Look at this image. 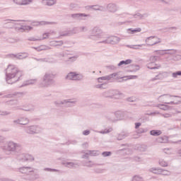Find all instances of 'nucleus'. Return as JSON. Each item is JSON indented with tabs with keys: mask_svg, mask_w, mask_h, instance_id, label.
I'll return each instance as SVG.
<instances>
[{
	"mask_svg": "<svg viewBox=\"0 0 181 181\" xmlns=\"http://www.w3.org/2000/svg\"><path fill=\"white\" fill-rule=\"evenodd\" d=\"M91 35L88 36V39H103L98 43L103 45H118L121 42V38L117 36H104V32L100 27H94L91 30Z\"/></svg>",
	"mask_w": 181,
	"mask_h": 181,
	"instance_id": "f257e3e1",
	"label": "nucleus"
},
{
	"mask_svg": "<svg viewBox=\"0 0 181 181\" xmlns=\"http://www.w3.org/2000/svg\"><path fill=\"white\" fill-rule=\"evenodd\" d=\"M23 71L15 67V65H8L6 69V81L7 84H14L22 80Z\"/></svg>",
	"mask_w": 181,
	"mask_h": 181,
	"instance_id": "f03ea898",
	"label": "nucleus"
},
{
	"mask_svg": "<svg viewBox=\"0 0 181 181\" xmlns=\"http://www.w3.org/2000/svg\"><path fill=\"white\" fill-rule=\"evenodd\" d=\"M1 149L6 155H11L12 153L18 155L22 151V145L13 141H8L4 146H1Z\"/></svg>",
	"mask_w": 181,
	"mask_h": 181,
	"instance_id": "7ed1b4c3",
	"label": "nucleus"
},
{
	"mask_svg": "<svg viewBox=\"0 0 181 181\" xmlns=\"http://www.w3.org/2000/svg\"><path fill=\"white\" fill-rule=\"evenodd\" d=\"M56 107H64L65 108H71V107H76L77 104V100L76 99H65L62 100H57L54 102Z\"/></svg>",
	"mask_w": 181,
	"mask_h": 181,
	"instance_id": "20e7f679",
	"label": "nucleus"
},
{
	"mask_svg": "<svg viewBox=\"0 0 181 181\" xmlns=\"http://www.w3.org/2000/svg\"><path fill=\"white\" fill-rule=\"evenodd\" d=\"M54 74L49 73V72H47L45 73V74L44 75L43 78H42V87H50L51 86H54V84H55L56 81H54Z\"/></svg>",
	"mask_w": 181,
	"mask_h": 181,
	"instance_id": "39448f33",
	"label": "nucleus"
},
{
	"mask_svg": "<svg viewBox=\"0 0 181 181\" xmlns=\"http://www.w3.org/2000/svg\"><path fill=\"white\" fill-rule=\"evenodd\" d=\"M103 96L106 98H115L116 100H119L124 97V94L117 90H109L103 93Z\"/></svg>",
	"mask_w": 181,
	"mask_h": 181,
	"instance_id": "423d86ee",
	"label": "nucleus"
},
{
	"mask_svg": "<svg viewBox=\"0 0 181 181\" xmlns=\"http://www.w3.org/2000/svg\"><path fill=\"white\" fill-rule=\"evenodd\" d=\"M24 131L26 132V134H28V135H35L40 134L42 129V127H39L38 125H32L25 127Z\"/></svg>",
	"mask_w": 181,
	"mask_h": 181,
	"instance_id": "0eeeda50",
	"label": "nucleus"
},
{
	"mask_svg": "<svg viewBox=\"0 0 181 181\" xmlns=\"http://www.w3.org/2000/svg\"><path fill=\"white\" fill-rule=\"evenodd\" d=\"M69 18H71L73 21H86V18H90V14H86L83 13H76L69 14Z\"/></svg>",
	"mask_w": 181,
	"mask_h": 181,
	"instance_id": "6e6552de",
	"label": "nucleus"
},
{
	"mask_svg": "<svg viewBox=\"0 0 181 181\" xmlns=\"http://www.w3.org/2000/svg\"><path fill=\"white\" fill-rule=\"evenodd\" d=\"M18 172L24 175H30V173H33V172H35V168L32 167H21L18 168Z\"/></svg>",
	"mask_w": 181,
	"mask_h": 181,
	"instance_id": "1a4fd4ad",
	"label": "nucleus"
},
{
	"mask_svg": "<svg viewBox=\"0 0 181 181\" xmlns=\"http://www.w3.org/2000/svg\"><path fill=\"white\" fill-rule=\"evenodd\" d=\"M168 72L163 71L157 74L154 78H152L150 81H156V80H163L168 77Z\"/></svg>",
	"mask_w": 181,
	"mask_h": 181,
	"instance_id": "9d476101",
	"label": "nucleus"
},
{
	"mask_svg": "<svg viewBox=\"0 0 181 181\" xmlns=\"http://www.w3.org/2000/svg\"><path fill=\"white\" fill-rule=\"evenodd\" d=\"M107 10L111 13H115L118 11V7L117 4L110 3L107 5Z\"/></svg>",
	"mask_w": 181,
	"mask_h": 181,
	"instance_id": "9b49d317",
	"label": "nucleus"
},
{
	"mask_svg": "<svg viewBox=\"0 0 181 181\" xmlns=\"http://www.w3.org/2000/svg\"><path fill=\"white\" fill-rule=\"evenodd\" d=\"M14 124H20V125H28L29 122V119L28 117H21L17 120H13V122Z\"/></svg>",
	"mask_w": 181,
	"mask_h": 181,
	"instance_id": "f8f14e48",
	"label": "nucleus"
},
{
	"mask_svg": "<svg viewBox=\"0 0 181 181\" xmlns=\"http://www.w3.org/2000/svg\"><path fill=\"white\" fill-rule=\"evenodd\" d=\"M35 59L37 62H40L41 63L45 62V63H56V60L52 59V58H41V59H37L35 58Z\"/></svg>",
	"mask_w": 181,
	"mask_h": 181,
	"instance_id": "ddd939ff",
	"label": "nucleus"
},
{
	"mask_svg": "<svg viewBox=\"0 0 181 181\" xmlns=\"http://www.w3.org/2000/svg\"><path fill=\"white\" fill-rule=\"evenodd\" d=\"M57 0H42V4L43 5H47V6H53L56 5Z\"/></svg>",
	"mask_w": 181,
	"mask_h": 181,
	"instance_id": "4468645a",
	"label": "nucleus"
},
{
	"mask_svg": "<svg viewBox=\"0 0 181 181\" xmlns=\"http://www.w3.org/2000/svg\"><path fill=\"white\" fill-rule=\"evenodd\" d=\"M175 98H179L177 102L175 101H170V102H165V100H162L163 104H169L170 105H177L178 104H180L181 103V97L180 96H174Z\"/></svg>",
	"mask_w": 181,
	"mask_h": 181,
	"instance_id": "2eb2a0df",
	"label": "nucleus"
},
{
	"mask_svg": "<svg viewBox=\"0 0 181 181\" xmlns=\"http://www.w3.org/2000/svg\"><path fill=\"white\" fill-rule=\"evenodd\" d=\"M148 171L154 175H162L163 170L160 168H151Z\"/></svg>",
	"mask_w": 181,
	"mask_h": 181,
	"instance_id": "dca6fc26",
	"label": "nucleus"
},
{
	"mask_svg": "<svg viewBox=\"0 0 181 181\" xmlns=\"http://www.w3.org/2000/svg\"><path fill=\"white\" fill-rule=\"evenodd\" d=\"M127 136H129V133L128 132H122L119 134L117 141H122V139H125Z\"/></svg>",
	"mask_w": 181,
	"mask_h": 181,
	"instance_id": "f3484780",
	"label": "nucleus"
},
{
	"mask_svg": "<svg viewBox=\"0 0 181 181\" xmlns=\"http://www.w3.org/2000/svg\"><path fill=\"white\" fill-rule=\"evenodd\" d=\"M21 158H18L19 160H21V162H28V160H30V156L25 153H22L20 155Z\"/></svg>",
	"mask_w": 181,
	"mask_h": 181,
	"instance_id": "a211bd4d",
	"label": "nucleus"
},
{
	"mask_svg": "<svg viewBox=\"0 0 181 181\" xmlns=\"http://www.w3.org/2000/svg\"><path fill=\"white\" fill-rule=\"evenodd\" d=\"M147 69H149L150 70H155L156 69H160V64H156L154 63H149L147 65Z\"/></svg>",
	"mask_w": 181,
	"mask_h": 181,
	"instance_id": "6ab92c4d",
	"label": "nucleus"
},
{
	"mask_svg": "<svg viewBox=\"0 0 181 181\" xmlns=\"http://www.w3.org/2000/svg\"><path fill=\"white\" fill-rule=\"evenodd\" d=\"M36 81H37V79H31V80L26 81L21 86V87H25V86H30L33 84H35Z\"/></svg>",
	"mask_w": 181,
	"mask_h": 181,
	"instance_id": "aec40b11",
	"label": "nucleus"
},
{
	"mask_svg": "<svg viewBox=\"0 0 181 181\" xmlns=\"http://www.w3.org/2000/svg\"><path fill=\"white\" fill-rule=\"evenodd\" d=\"M29 54L28 52H20L18 53V60H22L23 59H26V57H28Z\"/></svg>",
	"mask_w": 181,
	"mask_h": 181,
	"instance_id": "412c9836",
	"label": "nucleus"
},
{
	"mask_svg": "<svg viewBox=\"0 0 181 181\" xmlns=\"http://www.w3.org/2000/svg\"><path fill=\"white\" fill-rule=\"evenodd\" d=\"M78 57V56L69 57L68 59L64 60V63H66L67 64H69V63H74V62L77 60Z\"/></svg>",
	"mask_w": 181,
	"mask_h": 181,
	"instance_id": "4be33fe9",
	"label": "nucleus"
},
{
	"mask_svg": "<svg viewBox=\"0 0 181 181\" xmlns=\"http://www.w3.org/2000/svg\"><path fill=\"white\" fill-rule=\"evenodd\" d=\"M68 31L69 33V36H71L73 35H77V33H80V30H78V27H75Z\"/></svg>",
	"mask_w": 181,
	"mask_h": 181,
	"instance_id": "5701e85b",
	"label": "nucleus"
},
{
	"mask_svg": "<svg viewBox=\"0 0 181 181\" xmlns=\"http://www.w3.org/2000/svg\"><path fill=\"white\" fill-rule=\"evenodd\" d=\"M150 135H152V136H159V135H162V131L151 130V131H150Z\"/></svg>",
	"mask_w": 181,
	"mask_h": 181,
	"instance_id": "b1692460",
	"label": "nucleus"
},
{
	"mask_svg": "<svg viewBox=\"0 0 181 181\" xmlns=\"http://www.w3.org/2000/svg\"><path fill=\"white\" fill-rule=\"evenodd\" d=\"M132 63V59H127L125 61L122 60L118 64V67H121V66L131 64Z\"/></svg>",
	"mask_w": 181,
	"mask_h": 181,
	"instance_id": "393cba45",
	"label": "nucleus"
},
{
	"mask_svg": "<svg viewBox=\"0 0 181 181\" xmlns=\"http://www.w3.org/2000/svg\"><path fill=\"white\" fill-rule=\"evenodd\" d=\"M142 29L141 28H136L135 29H132V28L127 29V32H131V33H131V35H134V33H138Z\"/></svg>",
	"mask_w": 181,
	"mask_h": 181,
	"instance_id": "a878e982",
	"label": "nucleus"
},
{
	"mask_svg": "<svg viewBox=\"0 0 181 181\" xmlns=\"http://www.w3.org/2000/svg\"><path fill=\"white\" fill-rule=\"evenodd\" d=\"M83 78H84V76H83V74H75V77L74 78V81H81V80H83Z\"/></svg>",
	"mask_w": 181,
	"mask_h": 181,
	"instance_id": "bb28decb",
	"label": "nucleus"
},
{
	"mask_svg": "<svg viewBox=\"0 0 181 181\" xmlns=\"http://www.w3.org/2000/svg\"><path fill=\"white\" fill-rule=\"evenodd\" d=\"M86 9H93V11H100V8H101V6H98V5H93V6H86Z\"/></svg>",
	"mask_w": 181,
	"mask_h": 181,
	"instance_id": "cd10ccee",
	"label": "nucleus"
},
{
	"mask_svg": "<svg viewBox=\"0 0 181 181\" xmlns=\"http://www.w3.org/2000/svg\"><path fill=\"white\" fill-rule=\"evenodd\" d=\"M50 23L53 24L54 23H47V22H45V21L35 22V23H33V26H40V25H49Z\"/></svg>",
	"mask_w": 181,
	"mask_h": 181,
	"instance_id": "c85d7f7f",
	"label": "nucleus"
},
{
	"mask_svg": "<svg viewBox=\"0 0 181 181\" xmlns=\"http://www.w3.org/2000/svg\"><path fill=\"white\" fill-rule=\"evenodd\" d=\"M76 76V72H69L66 76V80H74V77Z\"/></svg>",
	"mask_w": 181,
	"mask_h": 181,
	"instance_id": "c756f323",
	"label": "nucleus"
},
{
	"mask_svg": "<svg viewBox=\"0 0 181 181\" xmlns=\"http://www.w3.org/2000/svg\"><path fill=\"white\" fill-rule=\"evenodd\" d=\"M156 107L160 108V110H163V111H167V110H169V106L167 105L158 104L156 105Z\"/></svg>",
	"mask_w": 181,
	"mask_h": 181,
	"instance_id": "7c9ffc66",
	"label": "nucleus"
},
{
	"mask_svg": "<svg viewBox=\"0 0 181 181\" xmlns=\"http://www.w3.org/2000/svg\"><path fill=\"white\" fill-rule=\"evenodd\" d=\"M64 42L63 40H60V41H52L51 42V46H63L64 45Z\"/></svg>",
	"mask_w": 181,
	"mask_h": 181,
	"instance_id": "2f4dec72",
	"label": "nucleus"
},
{
	"mask_svg": "<svg viewBox=\"0 0 181 181\" xmlns=\"http://www.w3.org/2000/svg\"><path fill=\"white\" fill-rule=\"evenodd\" d=\"M158 142H160V144H166V142H168V136H163L159 137L158 139Z\"/></svg>",
	"mask_w": 181,
	"mask_h": 181,
	"instance_id": "473e14b6",
	"label": "nucleus"
},
{
	"mask_svg": "<svg viewBox=\"0 0 181 181\" xmlns=\"http://www.w3.org/2000/svg\"><path fill=\"white\" fill-rule=\"evenodd\" d=\"M132 181H144V180L142 177V176H141L139 175H136L133 176Z\"/></svg>",
	"mask_w": 181,
	"mask_h": 181,
	"instance_id": "72a5a7b5",
	"label": "nucleus"
},
{
	"mask_svg": "<svg viewBox=\"0 0 181 181\" xmlns=\"http://www.w3.org/2000/svg\"><path fill=\"white\" fill-rule=\"evenodd\" d=\"M158 163H159L160 166H162L163 168H167V166H168V162L165 161V160H163V159H160L158 160Z\"/></svg>",
	"mask_w": 181,
	"mask_h": 181,
	"instance_id": "f704fd0d",
	"label": "nucleus"
},
{
	"mask_svg": "<svg viewBox=\"0 0 181 181\" xmlns=\"http://www.w3.org/2000/svg\"><path fill=\"white\" fill-rule=\"evenodd\" d=\"M163 52H164V54H175L176 53V49H163Z\"/></svg>",
	"mask_w": 181,
	"mask_h": 181,
	"instance_id": "c9c22d12",
	"label": "nucleus"
},
{
	"mask_svg": "<svg viewBox=\"0 0 181 181\" xmlns=\"http://www.w3.org/2000/svg\"><path fill=\"white\" fill-rule=\"evenodd\" d=\"M67 55H68V54L64 52H57L54 54V56H56V57H59V58L66 57Z\"/></svg>",
	"mask_w": 181,
	"mask_h": 181,
	"instance_id": "e433bc0d",
	"label": "nucleus"
},
{
	"mask_svg": "<svg viewBox=\"0 0 181 181\" xmlns=\"http://www.w3.org/2000/svg\"><path fill=\"white\" fill-rule=\"evenodd\" d=\"M18 29L19 30H32L33 28L30 25H21Z\"/></svg>",
	"mask_w": 181,
	"mask_h": 181,
	"instance_id": "4c0bfd02",
	"label": "nucleus"
},
{
	"mask_svg": "<svg viewBox=\"0 0 181 181\" xmlns=\"http://www.w3.org/2000/svg\"><path fill=\"white\" fill-rule=\"evenodd\" d=\"M90 156H98V151H95V150H93V151H91V150H89L88 151Z\"/></svg>",
	"mask_w": 181,
	"mask_h": 181,
	"instance_id": "58836bf2",
	"label": "nucleus"
},
{
	"mask_svg": "<svg viewBox=\"0 0 181 181\" xmlns=\"http://www.w3.org/2000/svg\"><path fill=\"white\" fill-rule=\"evenodd\" d=\"M66 36H70V33H69V30L62 31L59 33V37H66Z\"/></svg>",
	"mask_w": 181,
	"mask_h": 181,
	"instance_id": "ea45409f",
	"label": "nucleus"
},
{
	"mask_svg": "<svg viewBox=\"0 0 181 181\" xmlns=\"http://www.w3.org/2000/svg\"><path fill=\"white\" fill-rule=\"evenodd\" d=\"M117 74H117V73H113V74H111L110 75H107L105 76L106 80L110 81V80H111V78H114V77H117Z\"/></svg>",
	"mask_w": 181,
	"mask_h": 181,
	"instance_id": "a19ab883",
	"label": "nucleus"
},
{
	"mask_svg": "<svg viewBox=\"0 0 181 181\" xmlns=\"http://www.w3.org/2000/svg\"><path fill=\"white\" fill-rule=\"evenodd\" d=\"M0 115H1L2 117L11 115V112L6 110H0Z\"/></svg>",
	"mask_w": 181,
	"mask_h": 181,
	"instance_id": "79ce46f5",
	"label": "nucleus"
},
{
	"mask_svg": "<svg viewBox=\"0 0 181 181\" xmlns=\"http://www.w3.org/2000/svg\"><path fill=\"white\" fill-rule=\"evenodd\" d=\"M162 173L160 175H162L163 176H170V171L168 170H163L162 169Z\"/></svg>",
	"mask_w": 181,
	"mask_h": 181,
	"instance_id": "37998d69",
	"label": "nucleus"
},
{
	"mask_svg": "<svg viewBox=\"0 0 181 181\" xmlns=\"http://www.w3.org/2000/svg\"><path fill=\"white\" fill-rule=\"evenodd\" d=\"M78 29L80 32H87L88 30V28H87V26H80L78 27Z\"/></svg>",
	"mask_w": 181,
	"mask_h": 181,
	"instance_id": "c03bdc74",
	"label": "nucleus"
},
{
	"mask_svg": "<svg viewBox=\"0 0 181 181\" xmlns=\"http://www.w3.org/2000/svg\"><path fill=\"white\" fill-rule=\"evenodd\" d=\"M66 166H68V168H74V166L76 165H78V163H73V162H66Z\"/></svg>",
	"mask_w": 181,
	"mask_h": 181,
	"instance_id": "a18cd8bd",
	"label": "nucleus"
},
{
	"mask_svg": "<svg viewBox=\"0 0 181 181\" xmlns=\"http://www.w3.org/2000/svg\"><path fill=\"white\" fill-rule=\"evenodd\" d=\"M33 0H22L21 1V6L25 5H29L30 4H32Z\"/></svg>",
	"mask_w": 181,
	"mask_h": 181,
	"instance_id": "49530a36",
	"label": "nucleus"
},
{
	"mask_svg": "<svg viewBox=\"0 0 181 181\" xmlns=\"http://www.w3.org/2000/svg\"><path fill=\"white\" fill-rule=\"evenodd\" d=\"M145 132H148V129L140 128L136 131L137 134H145Z\"/></svg>",
	"mask_w": 181,
	"mask_h": 181,
	"instance_id": "de8ad7c7",
	"label": "nucleus"
},
{
	"mask_svg": "<svg viewBox=\"0 0 181 181\" xmlns=\"http://www.w3.org/2000/svg\"><path fill=\"white\" fill-rule=\"evenodd\" d=\"M177 76H181V71L173 72L172 74V77H173V78H177Z\"/></svg>",
	"mask_w": 181,
	"mask_h": 181,
	"instance_id": "09e8293b",
	"label": "nucleus"
},
{
	"mask_svg": "<svg viewBox=\"0 0 181 181\" xmlns=\"http://www.w3.org/2000/svg\"><path fill=\"white\" fill-rule=\"evenodd\" d=\"M26 93L25 92H16L13 94V95H16V97H23V95H25Z\"/></svg>",
	"mask_w": 181,
	"mask_h": 181,
	"instance_id": "8fccbe9b",
	"label": "nucleus"
},
{
	"mask_svg": "<svg viewBox=\"0 0 181 181\" xmlns=\"http://www.w3.org/2000/svg\"><path fill=\"white\" fill-rule=\"evenodd\" d=\"M111 151H103L102 153V156H103L104 158H107V156H111Z\"/></svg>",
	"mask_w": 181,
	"mask_h": 181,
	"instance_id": "3c124183",
	"label": "nucleus"
},
{
	"mask_svg": "<svg viewBox=\"0 0 181 181\" xmlns=\"http://www.w3.org/2000/svg\"><path fill=\"white\" fill-rule=\"evenodd\" d=\"M131 67L133 69V71H138V70H139V65L132 64Z\"/></svg>",
	"mask_w": 181,
	"mask_h": 181,
	"instance_id": "603ef678",
	"label": "nucleus"
},
{
	"mask_svg": "<svg viewBox=\"0 0 181 181\" xmlns=\"http://www.w3.org/2000/svg\"><path fill=\"white\" fill-rule=\"evenodd\" d=\"M6 42H8V43H16V42H18V40H16V39H14V38H8L7 40H6Z\"/></svg>",
	"mask_w": 181,
	"mask_h": 181,
	"instance_id": "864d4df0",
	"label": "nucleus"
},
{
	"mask_svg": "<svg viewBox=\"0 0 181 181\" xmlns=\"http://www.w3.org/2000/svg\"><path fill=\"white\" fill-rule=\"evenodd\" d=\"M156 60H158V56H153L150 57V62H151V63H155Z\"/></svg>",
	"mask_w": 181,
	"mask_h": 181,
	"instance_id": "5fc2aeb1",
	"label": "nucleus"
},
{
	"mask_svg": "<svg viewBox=\"0 0 181 181\" xmlns=\"http://www.w3.org/2000/svg\"><path fill=\"white\" fill-rule=\"evenodd\" d=\"M44 170L46 172H59V170L53 168H45Z\"/></svg>",
	"mask_w": 181,
	"mask_h": 181,
	"instance_id": "6e6d98bb",
	"label": "nucleus"
},
{
	"mask_svg": "<svg viewBox=\"0 0 181 181\" xmlns=\"http://www.w3.org/2000/svg\"><path fill=\"white\" fill-rule=\"evenodd\" d=\"M13 4L22 6V0H13Z\"/></svg>",
	"mask_w": 181,
	"mask_h": 181,
	"instance_id": "4d7b16f0",
	"label": "nucleus"
},
{
	"mask_svg": "<svg viewBox=\"0 0 181 181\" xmlns=\"http://www.w3.org/2000/svg\"><path fill=\"white\" fill-rule=\"evenodd\" d=\"M160 39L158 38V40L154 42L153 44H146L147 46H155V45H158V43H160Z\"/></svg>",
	"mask_w": 181,
	"mask_h": 181,
	"instance_id": "13d9d810",
	"label": "nucleus"
},
{
	"mask_svg": "<svg viewBox=\"0 0 181 181\" xmlns=\"http://www.w3.org/2000/svg\"><path fill=\"white\" fill-rule=\"evenodd\" d=\"M132 23V21H124V22H118V23H117V25H118L119 26H121V25H125V23Z\"/></svg>",
	"mask_w": 181,
	"mask_h": 181,
	"instance_id": "bf43d9fd",
	"label": "nucleus"
},
{
	"mask_svg": "<svg viewBox=\"0 0 181 181\" xmlns=\"http://www.w3.org/2000/svg\"><path fill=\"white\" fill-rule=\"evenodd\" d=\"M106 68L109 70H117V66H115V65H109L107 66Z\"/></svg>",
	"mask_w": 181,
	"mask_h": 181,
	"instance_id": "052dcab7",
	"label": "nucleus"
},
{
	"mask_svg": "<svg viewBox=\"0 0 181 181\" xmlns=\"http://www.w3.org/2000/svg\"><path fill=\"white\" fill-rule=\"evenodd\" d=\"M127 101H128L129 103H135V101H136V99L134 97L128 98L127 99Z\"/></svg>",
	"mask_w": 181,
	"mask_h": 181,
	"instance_id": "680f3d73",
	"label": "nucleus"
},
{
	"mask_svg": "<svg viewBox=\"0 0 181 181\" xmlns=\"http://www.w3.org/2000/svg\"><path fill=\"white\" fill-rule=\"evenodd\" d=\"M95 173H103V172H104L103 169L101 168H95L94 170Z\"/></svg>",
	"mask_w": 181,
	"mask_h": 181,
	"instance_id": "e2e57ef3",
	"label": "nucleus"
},
{
	"mask_svg": "<svg viewBox=\"0 0 181 181\" xmlns=\"http://www.w3.org/2000/svg\"><path fill=\"white\" fill-rule=\"evenodd\" d=\"M99 134H110V132H111V130L110 129H105L103 131H100V132H98Z\"/></svg>",
	"mask_w": 181,
	"mask_h": 181,
	"instance_id": "0e129e2a",
	"label": "nucleus"
},
{
	"mask_svg": "<svg viewBox=\"0 0 181 181\" xmlns=\"http://www.w3.org/2000/svg\"><path fill=\"white\" fill-rule=\"evenodd\" d=\"M133 16H134V18L139 17V18H140V19H142L144 18V16L139 13L134 14Z\"/></svg>",
	"mask_w": 181,
	"mask_h": 181,
	"instance_id": "69168bd1",
	"label": "nucleus"
},
{
	"mask_svg": "<svg viewBox=\"0 0 181 181\" xmlns=\"http://www.w3.org/2000/svg\"><path fill=\"white\" fill-rule=\"evenodd\" d=\"M174 60H177V61L181 60V55L180 54L175 55L174 57Z\"/></svg>",
	"mask_w": 181,
	"mask_h": 181,
	"instance_id": "338daca9",
	"label": "nucleus"
},
{
	"mask_svg": "<svg viewBox=\"0 0 181 181\" xmlns=\"http://www.w3.org/2000/svg\"><path fill=\"white\" fill-rule=\"evenodd\" d=\"M90 130H85L83 132V135H85V136H87V135H90Z\"/></svg>",
	"mask_w": 181,
	"mask_h": 181,
	"instance_id": "774afa93",
	"label": "nucleus"
}]
</instances>
